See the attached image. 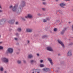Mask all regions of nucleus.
Returning a JSON list of instances; mask_svg holds the SVG:
<instances>
[{
    "label": "nucleus",
    "mask_w": 73,
    "mask_h": 73,
    "mask_svg": "<svg viewBox=\"0 0 73 73\" xmlns=\"http://www.w3.org/2000/svg\"><path fill=\"white\" fill-rule=\"evenodd\" d=\"M33 55L32 54H30L29 55V58H32L33 57Z\"/></svg>",
    "instance_id": "nucleus-14"
},
{
    "label": "nucleus",
    "mask_w": 73,
    "mask_h": 73,
    "mask_svg": "<svg viewBox=\"0 0 73 73\" xmlns=\"http://www.w3.org/2000/svg\"><path fill=\"white\" fill-rule=\"evenodd\" d=\"M3 43V42H0V44H1Z\"/></svg>",
    "instance_id": "nucleus-37"
},
{
    "label": "nucleus",
    "mask_w": 73,
    "mask_h": 73,
    "mask_svg": "<svg viewBox=\"0 0 73 73\" xmlns=\"http://www.w3.org/2000/svg\"><path fill=\"white\" fill-rule=\"evenodd\" d=\"M67 56H72V50H69L67 54Z\"/></svg>",
    "instance_id": "nucleus-2"
},
{
    "label": "nucleus",
    "mask_w": 73,
    "mask_h": 73,
    "mask_svg": "<svg viewBox=\"0 0 73 73\" xmlns=\"http://www.w3.org/2000/svg\"><path fill=\"white\" fill-rule=\"evenodd\" d=\"M48 61H49L51 65H53V62H52V59L50 58H48Z\"/></svg>",
    "instance_id": "nucleus-8"
},
{
    "label": "nucleus",
    "mask_w": 73,
    "mask_h": 73,
    "mask_svg": "<svg viewBox=\"0 0 73 73\" xmlns=\"http://www.w3.org/2000/svg\"><path fill=\"white\" fill-rule=\"evenodd\" d=\"M22 20H24V21H25V19H24V18H23V19H22Z\"/></svg>",
    "instance_id": "nucleus-39"
},
{
    "label": "nucleus",
    "mask_w": 73,
    "mask_h": 73,
    "mask_svg": "<svg viewBox=\"0 0 73 73\" xmlns=\"http://www.w3.org/2000/svg\"><path fill=\"white\" fill-rule=\"evenodd\" d=\"M3 12V11L0 10V12Z\"/></svg>",
    "instance_id": "nucleus-40"
},
{
    "label": "nucleus",
    "mask_w": 73,
    "mask_h": 73,
    "mask_svg": "<svg viewBox=\"0 0 73 73\" xmlns=\"http://www.w3.org/2000/svg\"><path fill=\"white\" fill-rule=\"evenodd\" d=\"M3 20H1L0 21V23H2Z\"/></svg>",
    "instance_id": "nucleus-33"
},
{
    "label": "nucleus",
    "mask_w": 73,
    "mask_h": 73,
    "mask_svg": "<svg viewBox=\"0 0 73 73\" xmlns=\"http://www.w3.org/2000/svg\"><path fill=\"white\" fill-rule=\"evenodd\" d=\"M43 5H46V3L45 2H44L43 3Z\"/></svg>",
    "instance_id": "nucleus-24"
},
{
    "label": "nucleus",
    "mask_w": 73,
    "mask_h": 73,
    "mask_svg": "<svg viewBox=\"0 0 73 73\" xmlns=\"http://www.w3.org/2000/svg\"><path fill=\"white\" fill-rule=\"evenodd\" d=\"M40 67H44V65L42 64H40Z\"/></svg>",
    "instance_id": "nucleus-16"
},
{
    "label": "nucleus",
    "mask_w": 73,
    "mask_h": 73,
    "mask_svg": "<svg viewBox=\"0 0 73 73\" xmlns=\"http://www.w3.org/2000/svg\"><path fill=\"white\" fill-rule=\"evenodd\" d=\"M42 10H43V11H45V10H46V9H45V8H42Z\"/></svg>",
    "instance_id": "nucleus-21"
},
{
    "label": "nucleus",
    "mask_w": 73,
    "mask_h": 73,
    "mask_svg": "<svg viewBox=\"0 0 73 73\" xmlns=\"http://www.w3.org/2000/svg\"><path fill=\"white\" fill-rule=\"evenodd\" d=\"M43 70H44V71H45V72H48V71H49V69L45 68L43 69Z\"/></svg>",
    "instance_id": "nucleus-13"
},
{
    "label": "nucleus",
    "mask_w": 73,
    "mask_h": 73,
    "mask_svg": "<svg viewBox=\"0 0 73 73\" xmlns=\"http://www.w3.org/2000/svg\"><path fill=\"white\" fill-rule=\"evenodd\" d=\"M27 32H32V30L31 29H26Z\"/></svg>",
    "instance_id": "nucleus-10"
},
{
    "label": "nucleus",
    "mask_w": 73,
    "mask_h": 73,
    "mask_svg": "<svg viewBox=\"0 0 73 73\" xmlns=\"http://www.w3.org/2000/svg\"><path fill=\"white\" fill-rule=\"evenodd\" d=\"M17 63L18 64H21V61H20V60H18L17 61Z\"/></svg>",
    "instance_id": "nucleus-19"
},
{
    "label": "nucleus",
    "mask_w": 73,
    "mask_h": 73,
    "mask_svg": "<svg viewBox=\"0 0 73 73\" xmlns=\"http://www.w3.org/2000/svg\"><path fill=\"white\" fill-rule=\"evenodd\" d=\"M9 23L11 24H13L14 23H15V20L13 19H11L8 21Z\"/></svg>",
    "instance_id": "nucleus-6"
},
{
    "label": "nucleus",
    "mask_w": 73,
    "mask_h": 73,
    "mask_svg": "<svg viewBox=\"0 0 73 73\" xmlns=\"http://www.w3.org/2000/svg\"><path fill=\"white\" fill-rule=\"evenodd\" d=\"M15 40H17V38H15Z\"/></svg>",
    "instance_id": "nucleus-38"
},
{
    "label": "nucleus",
    "mask_w": 73,
    "mask_h": 73,
    "mask_svg": "<svg viewBox=\"0 0 73 73\" xmlns=\"http://www.w3.org/2000/svg\"><path fill=\"white\" fill-rule=\"evenodd\" d=\"M13 50L12 48H9L7 49V51L10 53H13Z\"/></svg>",
    "instance_id": "nucleus-4"
},
{
    "label": "nucleus",
    "mask_w": 73,
    "mask_h": 73,
    "mask_svg": "<svg viewBox=\"0 0 73 73\" xmlns=\"http://www.w3.org/2000/svg\"><path fill=\"white\" fill-rule=\"evenodd\" d=\"M37 56H38H38H40V54H37Z\"/></svg>",
    "instance_id": "nucleus-29"
},
{
    "label": "nucleus",
    "mask_w": 73,
    "mask_h": 73,
    "mask_svg": "<svg viewBox=\"0 0 73 73\" xmlns=\"http://www.w3.org/2000/svg\"><path fill=\"white\" fill-rule=\"evenodd\" d=\"M25 5V2L24 1H23L22 2V7H24V5Z\"/></svg>",
    "instance_id": "nucleus-12"
},
{
    "label": "nucleus",
    "mask_w": 73,
    "mask_h": 73,
    "mask_svg": "<svg viewBox=\"0 0 73 73\" xmlns=\"http://www.w3.org/2000/svg\"><path fill=\"white\" fill-rule=\"evenodd\" d=\"M35 73H36V72H35Z\"/></svg>",
    "instance_id": "nucleus-50"
},
{
    "label": "nucleus",
    "mask_w": 73,
    "mask_h": 73,
    "mask_svg": "<svg viewBox=\"0 0 73 73\" xmlns=\"http://www.w3.org/2000/svg\"><path fill=\"white\" fill-rule=\"evenodd\" d=\"M66 1H70V0H65Z\"/></svg>",
    "instance_id": "nucleus-43"
},
{
    "label": "nucleus",
    "mask_w": 73,
    "mask_h": 73,
    "mask_svg": "<svg viewBox=\"0 0 73 73\" xmlns=\"http://www.w3.org/2000/svg\"><path fill=\"white\" fill-rule=\"evenodd\" d=\"M0 70L1 71H3V68L2 67H1L0 68Z\"/></svg>",
    "instance_id": "nucleus-18"
},
{
    "label": "nucleus",
    "mask_w": 73,
    "mask_h": 73,
    "mask_svg": "<svg viewBox=\"0 0 73 73\" xmlns=\"http://www.w3.org/2000/svg\"><path fill=\"white\" fill-rule=\"evenodd\" d=\"M34 61L33 60H32L31 61V64H32L33 62H34Z\"/></svg>",
    "instance_id": "nucleus-23"
},
{
    "label": "nucleus",
    "mask_w": 73,
    "mask_h": 73,
    "mask_svg": "<svg viewBox=\"0 0 73 73\" xmlns=\"http://www.w3.org/2000/svg\"><path fill=\"white\" fill-rule=\"evenodd\" d=\"M69 23H70V22H69Z\"/></svg>",
    "instance_id": "nucleus-49"
},
{
    "label": "nucleus",
    "mask_w": 73,
    "mask_h": 73,
    "mask_svg": "<svg viewBox=\"0 0 73 73\" xmlns=\"http://www.w3.org/2000/svg\"><path fill=\"white\" fill-rule=\"evenodd\" d=\"M12 7V6L11 5L10 6V8H11Z\"/></svg>",
    "instance_id": "nucleus-35"
},
{
    "label": "nucleus",
    "mask_w": 73,
    "mask_h": 73,
    "mask_svg": "<svg viewBox=\"0 0 73 73\" xmlns=\"http://www.w3.org/2000/svg\"><path fill=\"white\" fill-rule=\"evenodd\" d=\"M54 32H56L57 31V29L54 28Z\"/></svg>",
    "instance_id": "nucleus-22"
},
{
    "label": "nucleus",
    "mask_w": 73,
    "mask_h": 73,
    "mask_svg": "<svg viewBox=\"0 0 73 73\" xmlns=\"http://www.w3.org/2000/svg\"><path fill=\"white\" fill-rule=\"evenodd\" d=\"M15 24L16 25H17V24H18V22H16Z\"/></svg>",
    "instance_id": "nucleus-34"
},
{
    "label": "nucleus",
    "mask_w": 73,
    "mask_h": 73,
    "mask_svg": "<svg viewBox=\"0 0 73 73\" xmlns=\"http://www.w3.org/2000/svg\"><path fill=\"white\" fill-rule=\"evenodd\" d=\"M5 73H7V72H6V71H5Z\"/></svg>",
    "instance_id": "nucleus-45"
},
{
    "label": "nucleus",
    "mask_w": 73,
    "mask_h": 73,
    "mask_svg": "<svg viewBox=\"0 0 73 73\" xmlns=\"http://www.w3.org/2000/svg\"><path fill=\"white\" fill-rule=\"evenodd\" d=\"M35 72H37V70H35Z\"/></svg>",
    "instance_id": "nucleus-42"
},
{
    "label": "nucleus",
    "mask_w": 73,
    "mask_h": 73,
    "mask_svg": "<svg viewBox=\"0 0 73 73\" xmlns=\"http://www.w3.org/2000/svg\"><path fill=\"white\" fill-rule=\"evenodd\" d=\"M43 61H44V60H40V62H41V63H42V62Z\"/></svg>",
    "instance_id": "nucleus-27"
},
{
    "label": "nucleus",
    "mask_w": 73,
    "mask_h": 73,
    "mask_svg": "<svg viewBox=\"0 0 73 73\" xmlns=\"http://www.w3.org/2000/svg\"><path fill=\"white\" fill-rule=\"evenodd\" d=\"M73 44L72 43H69L70 45H73Z\"/></svg>",
    "instance_id": "nucleus-28"
},
{
    "label": "nucleus",
    "mask_w": 73,
    "mask_h": 73,
    "mask_svg": "<svg viewBox=\"0 0 73 73\" xmlns=\"http://www.w3.org/2000/svg\"><path fill=\"white\" fill-rule=\"evenodd\" d=\"M47 49L48 50H49V51H51V52H53V50L52 48L50 47H48L47 48Z\"/></svg>",
    "instance_id": "nucleus-7"
},
{
    "label": "nucleus",
    "mask_w": 73,
    "mask_h": 73,
    "mask_svg": "<svg viewBox=\"0 0 73 73\" xmlns=\"http://www.w3.org/2000/svg\"><path fill=\"white\" fill-rule=\"evenodd\" d=\"M38 15L39 16H41V14H38Z\"/></svg>",
    "instance_id": "nucleus-41"
},
{
    "label": "nucleus",
    "mask_w": 73,
    "mask_h": 73,
    "mask_svg": "<svg viewBox=\"0 0 73 73\" xmlns=\"http://www.w3.org/2000/svg\"><path fill=\"white\" fill-rule=\"evenodd\" d=\"M23 62L24 63H26V61L25 60H23Z\"/></svg>",
    "instance_id": "nucleus-36"
},
{
    "label": "nucleus",
    "mask_w": 73,
    "mask_h": 73,
    "mask_svg": "<svg viewBox=\"0 0 73 73\" xmlns=\"http://www.w3.org/2000/svg\"><path fill=\"white\" fill-rule=\"evenodd\" d=\"M60 5L62 7H64L65 6V5L64 3H62L60 4Z\"/></svg>",
    "instance_id": "nucleus-11"
},
{
    "label": "nucleus",
    "mask_w": 73,
    "mask_h": 73,
    "mask_svg": "<svg viewBox=\"0 0 73 73\" xmlns=\"http://www.w3.org/2000/svg\"><path fill=\"white\" fill-rule=\"evenodd\" d=\"M17 7V6H15L14 7H13L12 8V9L13 11H14V12H15L16 10V9Z\"/></svg>",
    "instance_id": "nucleus-9"
},
{
    "label": "nucleus",
    "mask_w": 73,
    "mask_h": 73,
    "mask_svg": "<svg viewBox=\"0 0 73 73\" xmlns=\"http://www.w3.org/2000/svg\"><path fill=\"white\" fill-rule=\"evenodd\" d=\"M57 41L58 42V43H59V44H61V45H62V46H64V43H63L60 40L58 39L57 40Z\"/></svg>",
    "instance_id": "nucleus-5"
},
{
    "label": "nucleus",
    "mask_w": 73,
    "mask_h": 73,
    "mask_svg": "<svg viewBox=\"0 0 73 73\" xmlns=\"http://www.w3.org/2000/svg\"><path fill=\"white\" fill-rule=\"evenodd\" d=\"M63 46V47H64V46Z\"/></svg>",
    "instance_id": "nucleus-51"
},
{
    "label": "nucleus",
    "mask_w": 73,
    "mask_h": 73,
    "mask_svg": "<svg viewBox=\"0 0 73 73\" xmlns=\"http://www.w3.org/2000/svg\"><path fill=\"white\" fill-rule=\"evenodd\" d=\"M25 18H26V19H28V18L32 19L33 18V15L31 14H29L27 15V16L25 17Z\"/></svg>",
    "instance_id": "nucleus-3"
},
{
    "label": "nucleus",
    "mask_w": 73,
    "mask_h": 73,
    "mask_svg": "<svg viewBox=\"0 0 73 73\" xmlns=\"http://www.w3.org/2000/svg\"><path fill=\"white\" fill-rule=\"evenodd\" d=\"M1 60L3 62H5V63H8V62L9 61L8 58H3L1 59Z\"/></svg>",
    "instance_id": "nucleus-1"
},
{
    "label": "nucleus",
    "mask_w": 73,
    "mask_h": 73,
    "mask_svg": "<svg viewBox=\"0 0 73 73\" xmlns=\"http://www.w3.org/2000/svg\"><path fill=\"white\" fill-rule=\"evenodd\" d=\"M43 22L45 23V22H46V20L45 19H44L43 20Z\"/></svg>",
    "instance_id": "nucleus-26"
},
{
    "label": "nucleus",
    "mask_w": 73,
    "mask_h": 73,
    "mask_svg": "<svg viewBox=\"0 0 73 73\" xmlns=\"http://www.w3.org/2000/svg\"><path fill=\"white\" fill-rule=\"evenodd\" d=\"M47 20H49V19H47Z\"/></svg>",
    "instance_id": "nucleus-48"
},
{
    "label": "nucleus",
    "mask_w": 73,
    "mask_h": 73,
    "mask_svg": "<svg viewBox=\"0 0 73 73\" xmlns=\"http://www.w3.org/2000/svg\"><path fill=\"white\" fill-rule=\"evenodd\" d=\"M56 1H58V0H56Z\"/></svg>",
    "instance_id": "nucleus-44"
},
{
    "label": "nucleus",
    "mask_w": 73,
    "mask_h": 73,
    "mask_svg": "<svg viewBox=\"0 0 73 73\" xmlns=\"http://www.w3.org/2000/svg\"><path fill=\"white\" fill-rule=\"evenodd\" d=\"M16 36H19V34L17 33L16 34Z\"/></svg>",
    "instance_id": "nucleus-32"
},
{
    "label": "nucleus",
    "mask_w": 73,
    "mask_h": 73,
    "mask_svg": "<svg viewBox=\"0 0 73 73\" xmlns=\"http://www.w3.org/2000/svg\"><path fill=\"white\" fill-rule=\"evenodd\" d=\"M64 32H65V30L62 31L61 32V34L62 35L63 33H64Z\"/></svg>",
    "instance_id": "nucleus-20"
},
{
    "label": "nucleus",
    "mask_w": 73,
    "mask_h": 73,
    "mask_svg": "<svg viewBox=\"0 0 73 73\" xmlns=\"http://www.w3.org/2000/svg\"><path fill=\"white\" fill-rule=\"evenodd\" d=\"M42 1H45V0H42Z\"/></svg>",
    "instance_id": "nucleus-46"
},
{
    "label": "nucleus",
    "mask_w": 73,
    "mask_h": 73,
    "mask_svg": "<svg viewBox=\"0 0 73 73\" xmlns=\"http://www.w3.org/2000/svg\"><path fill=\"white\" fill-rule=\"evenodd\" d=\"M72 31H73V25H72Z\"/></svg>",
    "instance_id": "nucleus-31"
},
{
    "label": "nucleus",
    "mask_w": 73,
    "mask_h": 73,
    "mask_svg": "<svg viewBox=\"0 0 73 73\" xmlns=\"http://www.w3.org/2000/svg\"><path fill=\"white\" fill-rule=\"evenodd\" d=\"M27 41V43H28V44H29V42H30V41H29V40H28Z\"/></svg>",
    "instance_id": "nucleus-30"
},
{
    "label": "nucleus",
    "mask_w": 73,
    "mask_h": 73,
    "mask_svg": "<svg viewBox=\"0 0 73 73\" xmlns=\"http://www.w3.org/2000/svg\"><path fill=\"white\" fill-rule=\"evenodd\" d=\"M1 37V36L0 35V38Z\"/></svg>",
    "instance_id": "nucleus-47"
},
{
    "label": "nucleus",
    "mask_w": 73,
    "mask_h": 73,
    "mask_svg": "<svg viewBox=\"0 0 73 73\" xmlns=\"http://www.w3.org/2000/svg\"><path fill=\"white\" fill-rule=\"evenodd\" d=\"M17 31H18V32H21V29L20 28H19L18 29Z\"/></svg>",
    "instance_id": "nucleus-15"
},
{
    "label": "nucleus",
    "mask_w": 73,
    "mask_h": 73,
    "mask_svg": "<svg viewBox=\"0 0 73 73\" xmlns=\"http://www.w3.org/2000/svg\"><path fill=\"white\" fill-rule=\"evenodd\" d=\"M3 48V47L1 46H0V49H2Z\"/></svg>",
    "instance_id": "nucleus-25"
},
{
    "label": "nucleus",
    "mask_w": 73,
    "mask_h": 73,
    "mask_svg": "<svg viewBox=\"0 0 73 73\" xmlns=\"http://www.w3.org/2000/svg\"><path fill=\"white\" fill-rule=\"evenodd\" d=\"M47 37V36L46 35H44L42 36V38H46V37Z\"/></svg>",
    "instance_id": "nucleus-17"
}]
</instances>
